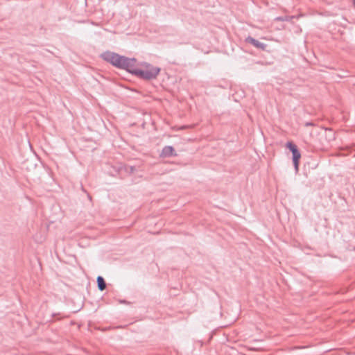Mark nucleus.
Returning <instances> with one entry per match:
<instances>
[{"instance_id": "7", "label": "nucleus", "mask_w": 355, "mask_h": 355, "mask_svg": "<svg viewBox=\"0 0 355 355\" xmlns=\"http://www.w3.org/2000/svg\"><path fill=\"white\" fill-rule=\"evenodd\" d=\"M125 170L127 173L132 174V173H135V171H136V168H135V166H125Z\"/></svg>"}, {"instance_id": "3", "label": "nucleus", "mask_w": 355, "mask_h": 355, "mask_svg": "<svg viewBox=\"0 0 355 355\" xmlns=\"http://www.w3.org/2000/svg\"><path fill=\"white\" fill-rule=\"evenodd\" d=\"M160 156L162 157H171L177 156V153L173 146H166L163 148Z\"/></svg>"}, {"instance_id": "10", "label": "nucleus", "mask_w": 355, "mask_h": 355, "mask_svg": "<svg viewBox=\"0 0 355 355\" xmlns=\"http://www.w3.org/2000/svg\"><path fill=\"white\" fill-rule=\"evenodd\" d=\"M353 3H354V5L355 6V0H353Z\"/></svg>"}, {"instance_id": "8", "label": "nucleus", "mask_w": 355, "mask_h": 355, "mask_svg": "<svg viewBox=\"0 0 355 355\" xmlns=\"http://www.w3.org/2000/svg\"><path fill=\"white\" fill-rule=\"evenodd\" d=\"M305 126H313L315 123L313 122H306L304 124Z\"/></svg>"}, {"instance_id": "2", "label": "nucleus", "mask_w": 355, "mask_h": 355, "mask_svg": "<svg viewBox=\"0 0 355 355\" xmlns=\"http://www.w3.org/2000/svg\"><path fill=\"white\" fill-rule=\"evenodd\" d=\"M286 146L292 153L293 165L295 171H298L300 159L301 158V154L298 148L293 141H288Z\"/></svg>"}, {"instance_id": "6", "label": "nucleus", "mask_w": 355, "mask_h": 355, "mask_svg": "<svg viewBox=\"0 0 355 355\" xmlns=\"http://www.w3.org/2000/svg\"><path fill=\"white\" fill-rule=\"evenodd\" d=\"M326 137L328 138L329 141H332L336 139L335 132L331 128H325L324 130Z\"/></svg>"}, {"instance_id": "1", "label": "nucleus", "mask_w": 355, "mask_h": 355, "mask_svg": "<svg viewBox=\"0 0 355 355\" xmlns=\"http://www.w3.org/2000/svg\"><path fill=\"white\" fill-rule=\"evenodd\" d=\"M101 57L113 66L125 69L132 75L146 80H153L157 78L160 72V68L154 67L152 64L144 62L142 65L145 69H140L135 67L137 60L135 58H129L123 55L111 51L103 53Z\"/></svg>"}, {"instance_id": "5", "label": "nucleus", "mask_w": 355, "mask_h": 355, "mask_svg": "<svg viewBox=\"0 0 355 355\" xmlns=\"http://www.w3.org/2000/svg\"><path fill=\"white\" fill-rule=\"evenodd\" d=\"M96 282H97L98 288L101 291H103L106 288V282L103 277L98 276Z\"/></svg>"}, {"instance_id": "9", "label": "nucleus", "mask_w": 355, "mask_h": 355, "mask_svg": "<svg viewBox=\"0 0 355 355\" xmlns=\"http://www.w3.org/2000/svg\"><path fill=\"white\" fill-rule=\"evenodd\" d=\"M277 19L280 20V21H283L284 20V19L282 17H278Z\"/></svg>"}, {"instance_id": "4", "label": "nucleus", "mask_w": 355, "mask_h": 355, "mask_svg": "<svg viewBox=\"0 0 355 355\" xmlns=\"http://www.w3.org/2000/svg\"><path fill=\"white\" fill-rule=\"evenodd\" d=\"M245 42L247 43H249V44L253 45L254 46H255L256 48H257L259 49L264 50L266 47V44L260 42L259 41L252 37L251 36H248V37H246Z\"/></svg>"}]
</instances>
